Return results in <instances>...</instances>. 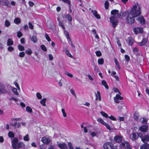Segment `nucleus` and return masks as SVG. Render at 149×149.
Instances as JSON below:
<instances>
[{
    "label": "nucleus",
    "instance_id": "f257e3e1",
    "mask_svg": "<svg viewBox=\"0 0 149 149\" xmlns=\"http://www.w3.org/2000/svg\"><path fill=\"white\" fill-rule=\"evenodd\" d=\"M141 7L137 3L133 6L130 12L134 15V16L137 17L141 14Z\"/></svg>",
    "mask_w": 149,
    "mask_h": 149
},
{
    "label": "nucleus",
    "instance_id": "f03ea898",
    "mask_svg": "<svg viewBox=\"0 0 149 149\" xmlns=\"http://www.w3.org/2000/svg\"><path fill=\"white\" fill-rule=\"evenodd\" d=\"M136 16H134V15L130 12L129 13V15L126 19L127 22L129 24H131L134 23V17Z\"/></svg>",
    "mask_w": 149,
    "mask_h": 149
},
{
    "label": "nucleus",
    "instance_id": "7ed1b4c3",
    "mask_svg": "<svg viewBox=\"0 0 149 149\" xmlns=\"http://www.w3.org/2000/svg\"><path fill=\"white\" fill-rule=\"evenodd\" d=\"M110 19L112 26L113 28H115L118 23V18L117 17L113 16L111 17L110 18Z\"/></svg>",
    "mask_w": 149,
    "mask_h": 149
},
{
    "label": "nucleus",
    "instance_id": "20e7f679",
    "mask_svg": "<svg viewBox=\"0 0 149 149\" xmlns=\"http://www.w3.org/2000/svg\"><path fill=\"white\" fill-rule=\"evenodd\" d=\"M97 121L102 124L103 125L106 126L107 129L109 130H111V128L109 125L107 123L104 122V120L101 118H98L97 119Z\"/></svg>",
    "mask_w": 149,
    "mask_h": 149
},
{
    "label": "nucleus",
    "instance_id": "39448f33",
    "mask_svg": "<svg viewBox=\"0 0 149 149\" xmlns=\"http://www.w3.org/2000/svg\"><path fill=\"white\" fill-rule=\"evenodd\" d=\"M139 134L136 132H133L130 135V138L132 141H135L139 136Z\"/></svg>",
    "mask_w": 149,
    "mask_h": 149
},
{
    "label": "nucleus",
    "instance_id": "423d86ee",
    "mask_svg": "<svg viewBox=\"0 0 149 149\" xmlns=\"http://www.w3.org/2000/svg\"><path fill=\"white\" fill-rule=\"evenodd\" d=\"M120 146L121 148H124L125 149H132L129 143L127 142H123L120 145Z\"/></svg>",
    "mask_w": 149,
    "mask_h": 149
},
{
    "label": "nucleus",
    "instance_id": "0eeeda50",
    "mask_svg": "<svg viewBox=\"0 0 149 149\" xmlns=\"http://www.w3.org/2000/svg\"><path fill=\"white\" fill-rule=\"evenodd\" d=\"M41 141L44 143L47 144H49L51 142V139L49 137L45 136L42 138Z\"/></svg>",
    "mask_w": 149,
    "mask_h": 149
},
{
    "label": "nucleus",
    "instance_id": "6e6552de",
    "mask_svg": "<svg viewBox=\"0 0 149 149\" xmlns=\"http://www.w3.org/2000/svg\"><path fill=\"white\" fill-rule=\"evenodd\" d=\"M6 86L3 84H0V93L3 94L7 92Z\"/></svg>",
    "mask_w": 149,
    "mask_h": 149
},
{
    "label": "nucleus",
    "instance_id": "1a4fd4ad",
    "mask_svg": "<svg viewBox=\"0 0 149 149\" xmlns=\"http://www.w3.org/2000/svg\"><path fill=\"white\" fill-rule=\"evenodd\" d=\"M141 133H139V136L141 139V141L145 143V142H148L149 141V136L148 135H146L143 137H142L141 135Z\"/></svg>",
    "mask_w": 149,
    "mask_h": 149
},
{
    "label": "nucleus",
    "instance_id": "9d476101",
    "mask_svg": "<svg viewBox=\"0 0 149 149\" xmlns=\"http://www.w3.org/2000/svg\"><path fill=\"white\" fill-rule=\"evenodd\" d=\"M18 139L17 138H14L12 141V147L13 149L17 148V144Z\"/></svg>",
    "mask_w": 149,
    "mask_h": 149
},
{
    "label": "nucleus",
    "instance_id": "9b49d317",
    "mask_svg": "<svg viewBox=\"0 0 149 149\" xmlns=\"http://www.w3.org/2000/svg\"><path fill=\"white\" fill-rule=\"evenodd\" d=\"M57 145L60 149H68V146L67 144L64 143H58Z\"/></svg>",
    "mask_w": 149,
    "mask_h": 149
},
{
    "label": "nucleus",
    "instance_id": "f8f14e48",
    "mask_svg": "<svg viewBox=\"0 0 149 149\" xmlns=\"http://www.w3.org/2000/svg\"><path fill=\"white\" fill-rule=\"evenodd\" d=\"M119 94H117L116 96L114 97V102L116 103L119 102V100H121L123 99V97L120 96Z\"/></svg>",
    "mask_w": 149,
    "mask_h": 149
},
{
    "label": "nucleus",
    "instance_id": "ddd939ff",
    "mask_svg": "<svg viewBox=\"0 0 149 149\" xmlns=\"http://www.w3.org/2000/svg\"><path fill=\"white\" fill-rule=\"evenodd\" d=\"M139 130L143 132H146L148 130V127L147 125L141 126L139 129Z\"/></svg>",
    "mask_w": 149,
    "mask_h": 149
},
{
    "label": "nucleus",
    "instance_id": "4468645a",
    "mask_svg": "<svg viewBox=\"0 0 149 149\" xmlns=\"http://www.w3.org/2000/svg\"><path fill=\"white\" fill-rule=\"evenodd\" d=\"M114 139L116 142L120 143L122 141V137L121 135H117L115 137Z\"/></svg>",
    "mask_w": 149,
    "mask_h": 149
},
{
    "label": "nucleus",
    "instance_id": "2eb2a0df",
    "mask_svg": "<svg viewBox=\"0 0 149 149\" xmlns=\"http://www.w3.org/2000/svg\"><path fill=\"white\" fill-rule=\"evenodd\" d=\"M134 30L136 34H137L138 33H142L143 31V29L140 27L134 28Z\"/></svg>",
    "mask_w": 149,
    "mask_h": 149
},
{
    "label": "nucleus",
    "instance_id": "dca6fc26",
    "mask_svg": "<svg viewBox=\"0 0 149 149\" xmlns=\"http://www.w3.org/2000/svg\"><path fill=\"white\" fill-rule=\"evenodd\" d=\"M112 146L110 143H106L104 145V149H112Z\"/></svg>",
    "mask_w": 149,
    "mask_h": 149
},
{
    "label": "nucleus",
    "instance_id": "f3484780",
    "mask_svg": "<svg viewBox=\"0 0 149 149\" xmlns=\"http://www.w3.org/2000/svg\"><path fill=\"white\" fill-rule=\"evenodd\" d=\"M95 94L96 96V100H98L99 101H100L101 100V97L100 92L97 91V93L95 92Z\"/></svg>",
    "mask_w": 149,
    "mask_h": 149
},
{
    "label": "nucleus",
    "instance_id": "a211bd4d",
    "mask_svg": "<svg viewBox=\"0 0 149 149\" xmlns=\"http://www.w3.org/2000/svg\"><path fill=\"white\" fill-rule=\"evenodd\" d=\"M137 20L142 24H144L145 23V20L143 17L141 16L137 18Z\"/></svg>",
    "mask_w": 149,
    "mask_h": 149
},
{
    "label": "nucleus",
    "instance_id": "6ab92c4d",
    "mask_svg": "<svg viewBox=\"0 0 149 149\" xmlns=\"http://www.w3.org/2000/svg\"><path fill=\"white\" fill-rule=\"evenodd\" d=\"M140 149H149V144L146 143L143 144L141 146Z\"/></svg>",
    "mask_w": 149,
    "mask_h": 149
},
{
    "label": "nucleus",
    "instance_id": "aec40b11",
    "mask_svg": "<svg viewBox=\"0 0 149 149\" xmlns=\"http://www.w3.org/2000/svg\"><path fill=\"white\" fill-rule=\"evenodd\" d=\"M91 12L93 13V15L97 19H100V15L97 14V12L96 10L93 11L92 10H91Z\"/></svg>",
    "mask_w": 149,
    "mask_h": 149
},
{
    "label": "nucleus",
    "instance_id": "412c9836",
    "mask_svg": "<svg viewBox=\"0 0 149 149\" xmlns=\"http://www.w3.org/2000/svg\"><path fill=\"white\" fill-rule=\"evenodd\" d=\"M31 40L34 43L36 42L37 41V38L36 36H33L30 37Z\"/></svg>",
    "mask_w": 149,
    "mask_h": 149
},
{
    "label": "nucleus",
    "instance_id": "4be33fe9",
    "mask_svg": "<svg viewBox=\"0 0 149 149\" xmlns=\"http://www.w3.org/2000/svg\"><path fill=\"white\" fill-rule=\"evenodd\" d=\"M10 87L12 89V92L14 93L15 94L17 95H19V93L17 92V89L16 88L12 87Z\"/></svg>",
    "mask_w": 149,
    "mask_h": 149
},
{
    "label": "nucleus",
    "instance_id": "5701e85b",
    "mask_svg": "<svg viewBox=\"0 0 149 149\" xmlns=\"http://www.w3.org/2000/svg\"><path fill=\"white\" fill-rule=\"evenodd\" d=\"M47 101V99L45 98H44L42 99L40 101V103L44 106H46L45 103Z\"/></svg>",
    "mask_w": 149,
    "mask_h": 149
},
{
    "label": "nucleus",
    "instance_id": "b1692460",
    "mask_svg": "<svg viewBox=\"0 0 149 149\" xmlns=\"http://www.w3.org/2000/svg\"><path fill=\"white\" fill-rule=\"evenodd\" d=\"M140 121L143 124H146L148 121V119L144 118H141L140 119Z\"/></svg>",
    "mask_w": 149,
    "mask_h": 149
},
{
    "label": "nucleus",
    "instance_id": "393cba45",
    "mask_svg": "<svg viewBox=\"0 0 149 149\" xmlns=\"http://www.w3.org/2000/svg\"><path fill=\"white\" fill-rule=\"evenodd\" d=\"M13 41L10 38H9L7 41V44L8 46H10L13 44Z\"/></svg>",
    "mask_w": 149,
    "mask_h": 149
},
{
    "label": "nucleus",
    "instance_id": "a878e982",
    "mask_svg": "<svg viewBox=\"0 0 149 149\" xmlns=\"http://www.w3.org/2000/svg\"><path fill=\"white\" fill-rule=\"evenodd\" d=\"M119 11L118 10H114L111 11V14L112 15H116L118 13Z\"/></svg>",
    "mask_w": 149,
    "mask_h": 149
},
{
    "label": "nucleus",
    "instance_id": "bb28decb",
    "mask_svg": "<svg viewBox=\"0 0 149 149\" xmlns=\"http://www.w3.org/2000/svg\"><path fill=\"white\" fill-rule=\"evenodd\" d=\"M14 22L16 24H20L21 23V20L18 17L15 18L14 19Z\"/></svg>",
    "mask_w": 149,
    "mask_h": 149
},
{
    "label": "nucleus",
    "instance_id": "cd10ccee",
    "mask_svg": "<svg viewBox=\"0 0 149 149\" xmlns=\"http://www.w3.org/2000/svg\"><path fill=\"white\" fill-rule=\"evenodd\" d=\"M128 42L130 45H132L134 42V39L131 37L129 38L128 39Z\"/></svg>",
    "mask_w": 149,
    "mask_h": 149
},
{
    "label": "nucleus",
    "instance_id": "c85d7f7f",
    "mask_svg": "<svg viewBox=\"0 0 149 149\" xmlns=\"http://www.w3.org/2000/svg\"><path fill=\"white\" fill-rule=\"evenodd\" d=\"M24 140L26 141H28L29 140V135L28 134H26L23 138Z\"/></svg>",
    "mask_w": 149,
    "mask_h": 149
},
{
    "label": "nucleus",
    "instance_id": "c756f323",
    "mask_svg": "<svg viewBox=\"0 0 149 149\" xmlns=\"http://www.w3.org/2000/svg\"><path fill=\"white\" fill-rule=\"evenodd\" d=\"M139 116V113L138 112H136L134 115V118L135 119L137 120Z\"/></svg>",
    "mask_w": 149,
    "mask_h": 149
},
{
    "label": "nucleus",
    "instance_id": "7c9ffc66",
    "mask_svg": "<svg viewBox=\"0 0 149 149\" xmlns=\"http://www.w3.org/2000/svg\"><path fill=\"white\" fill-rule=\"evenodd\" d=\"M102 84L106 89H108L109 88L108 86L107 85L106 81L105 80H102Z\"/></svg>",
    "mask_w": 149,
    "mask_h": 149
},
{
    "label": "nucleus",
    "instance_id": "2f4dec72",
    "mask_svg": "<svg viewBox=\"0 0 149 149\" xmlns=\"http://www.w3.org/2000/svg\"><path fill=\"white\" fill-rule=\"evenodd\" d=\"M100 113L104 117H105L106 118H109V116L108 115L105 113L103 111H101L100 112Z\"/></svg>",
    "mask_w": 149,
    "mask_h": 149
},
{
    "label": "nucleus",
    "instance_id": "473e14b6",
    "mask_svg": "<svg viewBox=\"0 0 149 149\" xmlns=\"http://www.w3.org/2000/svg\"><path fill=\"white\" fill-rule=\"evenodd\" d=\"M147 41L146 39H143L142 40V42H141L140 43V45L141 46H143L146 44V43L147 42Z\"/></svg>",
    "mask_w": 149,
    "mask_h": 149
},
{
    "label": "nucleus",
    "instance_id": "72a5a7b5",
    "mask_svg": "<svg viewBox=\"0 0 149 149\" xmlns=\"http://www.w3.org/2000/svg\"><path fill=\"white\" fill-rule=\"evenodd\" d=\"M17 47L18 49L21 51H23L24 50V47L21 45H18Z\"/></svg>",
    "mask_w": 149,
    "mask_h": 149
},
{
    "label": "nucleus",
    "instance_id": "f704fd0d",
    "mask_svg": "<svg viewBox=\"0 0 149 149\" xmlns=\"http://www.w3.org/2000/svg\"><path fill=\"white\" fill-rule=\"evenodd\" d=\"M61 111L62 113L63 117L64 118L66 117L67 116V114L64 109L62 108L61 109Z\"/></svg>",
    "mask_w": 149,
    "mask_h": 149
},
{
    "label": "nucleus",
    "instance_id": "c9c22d12",
    "mask_svg": "<svg viewBox=\"0 0 149 149\" xmlns=\"http://www.w3.org/2000/svg\"><path fill=\"white\" fill-rule=\"evenodd\" d=\"M8 134L10 138H13L15 136L14 134L11 131L9 132Z\"/></svg>",
    "mask_w": 149,
    "mask_h": 149
},
{
    "label": "nucleus",
    "instance_id": "e433bc0d",
    "mask_svg": "<svg viewBox=\"0 0 149 149\" xmlns=\"http://www.w3.org/2000/svg\"><path fill=\"white\" fill-rule=\"evenodd\" d=\"M68 144L69 149H74L73 145L71 142H68Z\"/></svg>",
    "mask_w": 149,
    "mask_h": 149
},
{
    "label": "nucleus",
    "instance_id": "4c0bfd02",
    "mask_svg": "<svg viewBox=\"0 0 149 149\" xmlns=\"http://www.w3.org/2000/svg\"><path fill=\"white\" fill-rule=\"evenodd\" d=\"M26 111L30 113H31L33 111L32 109L29 106H27L26 107Z\"/></svg>",
    "mask_w": 149,
    "mask_h": 149
},
{
    "label": "nucleus",
    "instance_id": "58836bf2",
    "mask_svg": "<svg viewBox=\"0 0 149 149\" xmlns=\"http://www.w3.org/2000/svg\"><path fill=\"white\" fill-rule=\"evenodd\" d=\"M17 146L18 148H20L24 146V144L23 142H19L18 143Z\"/></svg>",
    "mask_w": 149,
    "mask_h": 149
},
{
    "label": "nucleus",
    "instance_id": "ea45409f",
    "mask_svg": "<svg viewBox=\"0 0 149 149\" xmlns=\"http://www.w3.org/2000/svg\"><path fill=\"white\" fill-rule=\"evenodd\" d=\"M97 133L96 132H90V134L92 137L95 136H96Z\"/></svg>",
    "mask_w": 149,
    "mask_h": 149
},
{
    "label": "nucleus",
    "instance_id": "a19ab883",
    "mask_svg": "<svg viewBox=\"0 0 149 149\" xmlns=\"http://www.w3.org/2000/svg\"><path fill=\"white\" fill-rule=\"evenodd\" d=\"M86 76L88 77L89 79L91 81H93L94 80V79L93 78V76L89 74H88L86 75Z\"/></svg>",
    "mask_w": 149,
    "mask_h": 149
},
{
    "label": "nucleus",
    "instance_id": "79ce46f5",
    "mask_svg": "<svg viewBox=\"0 0 149 149\" xmlns=\"http://www.w3.org/2000/svg\"><path fill=\"white\" fill-rule=\"evenodd\" d=\"M36 95L37 98L38 99H41L42 98V96L41 94L39 93H37L36 94Z\"/></svg>",
    "mask_w": 149,
    "mask_h": 149
},
{
    "label": "nucleus",
    "instance_id": "37998d69",
    "mask_svg": "<svg viewBox=\"0 0 149 149\" xmlns=\"http://www.w3.org/2000/svg\"><path fill=\"white\" fill-rule=\"evenodd\" d=\"M65 74L67 75V76H68V77H73V75L72 74H71L69 73L67 71H65Z\"/></svg>",
    "mask_w": 149,
    "mask_h": 149
},
{
    "label": "nucleus",
    "instance_id": "c03bdc74",
    "mask_svg": "<svg viewBox=\"0 0 149 149\" xmlns=\"http://www.w3.org/2000/svg\"><path fill=\"white\" fill-rule=\"evenodd\" d=\"M10 22L8 20H6L5 22V25L7 27H8L10 25Z\"/></svg>",
    "mask_w": 149,
    "mask_h": 149
},
{
    "label": "nucleus",
    "instance_id": "a18cd8bd",
    "mask_svg": "<svg viewBox=\"0 0 149 149\" xmlns=\"http://www.w3.org/2000/svg\"><path fill=\"white\" fill-rule=\"evenodd\" d=\"M109 119L114 121L116 120V118L114 117L113 116L111 115L109 117Z\"/></svg>",
    "mask_w": 149,
    "mask_h": 149
},
{
    "label": "nucleus",
    "instance_id": "49530a36",
    "mask_svg": "<svg viewBox=\"0 0 149 149\" xmlns=\"http://www.w3.org/2000/svg\"><path fill=\"white\" fill-rule=\"evenodd\" d=\"M25 53H26L30 55L32 53V52L30 49H29L26 51Z\"/></svg>",
    "mask_w": 149,
    "mask_h": 149
},
{
    "label": "nucleus",
    "instance_id": "de8ad7c7",
    "mask_svg": "<svg viewBox=\"0 0 149 149\" xmlns=\"http://www.w3.org/2000/svg\"><path fill=\"white\" fill-rule=\"evenodd\" d=\"M65 53L69 57H72V55L69 53V51L67 49H66V50Z\"/></svg>",
    "mask_w": 149,
    "mask_h": 149
},
{
    "label": "nucleus",
    "instance_id": "09e8293b",
    "mask_svg": "<svg viewBox=\"0 0 149 149\" xmlns=\"http://www.w3.org/2000/svg\"><path fill=\"white\" fill-rule=\"evenodd\" d=\"M47 146L43 144H42L39 146V148L40 149H45L46 148Z\"/></svg>",
    "mask_w": 149,
    "mask_h": 149
},
{
    "label": "nucleus",
    "instance_id": "8fccbe9b",
    "mask_svg": "<svg viewBox=\"0 0 149 149\" xmlns=\"http://www.w3.org/2000/svg\"><path fill=\"white\" fill-rule=\"evenodd\" d=\"M104 62V60L103 58H101L98 60V63L99 64H102Z\"/></svg>",
    "mask_w": 149,
    "mask_h": 149
},
{
    "label": "nucleus",
    "instance_id": "3c124183",
    "mask_svg": "<svg viewBox=\"0 0 149 149\" xmlns=\"http://www.w3.org/2000/svg\"><path fill=\"white\" fill-rule=\"evenodd\" d=\"M14 84L15 85V86H16V87L17 88L18 90L20 91V88L19 87V85L15 81L14 83Z\"/></svg>",
    "mask_w": 149,
    "mask_h": 149
},
{
    "label": "nucleus",
    "instance_id": "603ef678",
    "mask_svg": "<svg viewBox=\"0 0 149 149\" xmlns=\"http://www.w3.org/2000/svg\"><path fill=\"white\" fill-rule=\"evenodd\" d=\"M105 6L106 9H107L109 8V3L108 1H106L105 3Z\"/></svg>",
    "mask_w": 149,
    "mask_h": 149
},
{
    "label": "nucleus",
    "instance_id": "864d4df0",
    "mask_svg": "<svg viewBox=\"0 0 149 149\" xmlns=\"http://www.w3.org/2000/svg\"><path fill=\"white\" fill-rule=\"evenodd\" d=\"M66 17H67L68 20L69 21L71 22L72 21V17L70 15L68 14L67 15Z\"/></svg>",
    "mask_w": 149,
    "mask_h": 149
},
{
    "label": "nucleus",
    "instance_id": "5fc2aeb1",
    "mask_svg": "<svg viewBox=\"0 0 149 149\" xmlns=\"http://www.w3.org/2000/svg\"><path fill=\"white\" fill-rule=\"evenodd\" d=\"M4 2V5L8 6H9L8 4H9V2L8 0H5Z\"/></svg>",
    "mask_w": 149,
    "mask_h": 149
},
{
    "label": "nucleus",
    "instance_id": "6e6d98bb",
    "mask_svg": "<svg viewBox=\"0 0 149 149\" xmlns=\"http://www.w3.org/2000/svg\"><path fill=\"white\" fill-rule=\"evenodd\" d=\"M41 49L44 51H46L47 49L45 46L44 45H42L41 46Z\"/></svg>",
    "mask_w": 149,
    "mask_h": 149
},
{
    "label": "nucleus",
    "instance_id": "4d7b16f0",
    "mask_svg": "<svg viewBox=\"0 0 149 149\" xmlns=\"http://www.w3.org/2000/svg\"><path fill=\"white\" fill-rule=\"evenodd\" d=\"M65 36L67 37V39H69L70 40V39L69 37V33L68 32L65 31Z\"/></svg>",
    "mask_w": 149,
    "mask_h": 149
},
{
    "label": "nucleus",
    "instance_id": "13d9d810",
    "mask_svg": "<svg viewBox=\"0 0 149 149\" xmlns=\"http://www.w3.org/2000/svg\"><path fill=\"white\" fill-rule=\"evenodd\" d=\"M70 92L73 95L74 97H76V95L75 94L74 91L72 89H71L70 90Z\"/></svg>",
    "mask_w": 149,
    "mask_h": 149
},
{
    "label": "nucleus",
    "instance_id": "bf43d9fd",
    "mask_svg": "<svg viewBox=\"0 0 149 149\" xmlns=\"http://www.w3.org/2000/svg\"><path fill=\"white\" fill-rule=\"evenodd\" d=\"M62 79H61L59 81H58V85L60 87H62Z\"/></svg>",
    "mask_w": 149,
    "mask_h": 149
},
{
    "label": "nucleus",
    "instance_id": "052dcab7",
    "mask_svg": "<svg viewBox=\"0 0 149 149\" xmlns=\"http://www.w3.org/2000/svg\"><path fill=\"white\" fill-rule=\"evenodd\" d=\"M113 91L115 92H118V94H121V93L119 91L118 89L117 88H113Z\"/></svg>",
    "mask_w": 149,
    "mask_h": 149
},
{
    "label": "nucleus",
    "instance_id": "680f3d73",
    "mask_svg": "<svg viewBox=\"0 0 149 149\" xmlns=\"http://www.w3.org/2000/svg\"><path fill=\"white\" fill-rule=\"evenodd\" d=\"M25 53L24 52H20L19 54V56L21 57H23L24 56Z\"/></svg>",
    "mask_w": 149,
    "mask_h": 149
},
{
    "label": "nucleus",
    "instance_id": "e2e57ef3",
    "mask_svg": "<svg viewBox=\"0 0 149 149\" xmlns=\"http://www.w3.org/2000/svg\"><path fill=\"white\" fill-rule=\"evenodd\" d=\"M22 35L23 34L21 32L19 31L17 33V36L18 38H20L21 36H22Z\"/></svg>",
    "mask_w": 149,
    "mask_h": 149
},
{
    "label": "nucleus",
    "instance_id": "0e129e2a",
    "mask_svg": "<svg viewBox=\"0 0 149 149\" xmlns=\"http://www.w3.org/2000/svg\"><path fill=\"white\" fill-rule=\"evenodd\" d=\"M45 37L46 39H47V40L48 41H51V39L48 34H46L45 35Z\"/></svg>",
    "mask_w": 149,
    "mask_h": 149
},
{
    "label": "nucleus",
    "instance_id": "69168bd1",
    "mask_svg": "<svg viewBox=\"0 0 149 149\" xmlns=\"http://www.w3.org/2000/svg\"><path fill=\"white\" fill-rule=\"evenodd\" d=\"M96 54L97 56H100L102 55L101 52L100 51L96 52Z\"/></svg>",
    "mask_w": 149,
    "mask_h": 149
},
{
    "label": "nucleus",
    "instance_id": "338daca9",
    "mask_svg": "<svg viewBox=\"0 0 149 149\" xmlns=\"http://www.w3.org/2000/svg\"><path fill=\"white\" fill-rule=\"evenodd\" d=\"M29 28L30 29H33V26L31 22H29Z\"/></svg>",
    "mask_w": 149,
    "mask_h": 149
},
{
    "label": "nucleus",
    "instance_id": "774afa93",
    "mask_svg": "<svg viewBox=\"0 0 149 149\" xmlns=\"http://www.w3.org/2000/svg\"><path fill=\"white\" fill-rule=\"evenodd\" d=\"M125 60L127 61H128L130 60V57L127 55H125Z\"/></svg>",
    "mask_w": 149,
    "mask_h": 149
}]
</instances>
